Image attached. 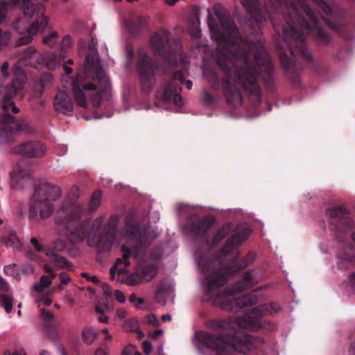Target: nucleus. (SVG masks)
Returning <instances> with one entry per match:
<instances>
[{"mask_svg": "<svg viewBox=\"0 0 355 355\" xmlns=\"http://www.w3.org/2000/svg\"><path fill=\"white\" fill-rule=\"evenodd\" d=\"M216 8L217 6H215L214 10H216ZM215 13L228 37L219 33L218 26L209 10L208 26L211 38L218 42L221 48L216 62L227 78L225 87L227 101L236 105L241 103L242 97L239 90L231 82L240 85L250 93L257 92L259 87L256 78L258 73L255 65L259 68L260 72L269 73L272 66L271 58L263 48L255 51L254 45H245L244 51L241 52V43L236 40L239 33L233 21L223 17L216 11Z\"/></svg>", "mask_w": 355, "mask_h": 355, "instance_id": "f257e3e1", "label": "nucleus"}, {"mask_svg": "<svg viewBox=\"0 0 355 355\" xmlns=\"http://www.w3.org/2000/svg\"><path fill=\"white\" fill-rule=\"evenodd\" d=\"M72 87L74 100L82 107H87V96L94 107H98L102 98L109 96L111 83L101 67L96 49H92L87 55L86 63L73 80Z\"/></svg>", "mask_w": 355, "mask_h": 355, "instance_id": "f03ea898", "label": "nucleus"}, {"mask_svg": "<svg viewBox=\"0 0 355 355\" xmlns=\"http://www.w3.org/2000/svg\"><path fill=\"white\" fill-rule=\"evenodd\" d=\"M103 220L104 216H101L96 218L92 224L89 221H85L83 223L85 227H81L80 230L76 231L71 230V233L80 239L87 238L88 245L91 247H96L101 252L109 251L118 236L121 239L141 242L143 236L140 232V227L137 224L128 223L124 232L117 233L119 217L116 215L110 217L105 226L106 232L99 234L98 231Z\"/></svg>", "mask_w": 355, "mask_h": 355, "instance_id": "7ed1b4c3", "label": "nucleus"}, {"mask_svg": "<svg viewBox=\"0 0 355 355\" xmlns=\"http://www.w3.org/2000/svg\"><path fill=\"white\" fill-rule=\"evenodd\" d=\"M289 9V13L284 14V19L289 29L283 30L286 39H290L295 44L296 51L306 59L311 55L304 46V36L302 33L303 30L314 32L317 37L324 42L329 41L328 35L318 26L317 15L311 10L310 7L302 2H293Z\"/></svg>", "mask_w": 355, "mask_h": 355, "instance_id": "20e7f679", "label": "nucleus"}, {"mask_svg": "<svg viewBox=\"0 0 355 355\" xmlns=\"http://www.w3.org/2000/svg\"><path fill=\"white\" fill-rule=\"evenodd\" d=\"M17 89L15 81H12L7 86L0 85V106L3 111L0 114V137H7L19 132L31 134L34 132L33 128L28 121H16L9 113L10 110L14 113H17L19 110L12 101Z\"/></svg>", "mask_w": 355, "mask_h": 355, "instance_id": "39448f33", "label": "nucleus"}, {"mask_svg": "<svg viewBox=\"0 0 355 355\" xmlns=\"http://www.w3.org/2000/svg\"><path fill=\"white\" fill-rule=\"evenodd\" d=\"M199 342L205 347L213 350L220 351L217 355H229L224 348L226 345H230L232 348L243 354H248L256 349H261L263 345V339L257 337H252L235 330V334L225 338L216 336L207 332H200L198 335Z\"/></svg>", "mask_w": 355, "mask_h": 355, "instance_id": "423d86ee", "label": "nucleus"}, {"mask_svg": "<svg viewBox=\"0 0 355 355\" xmlns=\"http://www.w3.org/2000/svg\"><path fill=\"white\" fill-rule=\"evenodd\" d=\"M257 284L256 277L252 272H246L242 279L233 289L225 290L213 297L214 303L224 310H232L234 308H243L251 306L257 302V298L251 293L239 296V293L252 288Z\"/></svg>", "mask_w": 355, "mask_h": 355, "instance_id": "0eeeda50", "label": "nucleus"}, {"mask_svg": "<svg viewBox=\"0 0 355 355\" xmlns=\"http://www.w3.org/2000/svg\"><path fill=\"white\" fill-rule=\"evenodd\" d=\"M61 188L49 182L37 184L33 193L29 211L32 216L49 218L55 210L54 202L62 196Z\"/></svg>", "mask_w": 355, "mask_h": 355, "instance_id": "6e6552de", "label": "nucleus"}, {"mask_svg": "<svg viewBox=\"0 0 355 355\" xmlns=\"http://www.w3.org/2000/svg\"><path fill=\"white\" fill-rule=\"evenodd\" d=\"M85 207L80 203H73L71 205L69 214L65 216L60 223L58 227V232L60 235L65 236L67 238H59L54 241V248L58 251L62 250L67 247L68 243L71 239L75 241H80L77 236L71 233V230H80L81 227H85L80 220L82 216L85 213Z\"/></svg>", "mask_w": 355, "mask_h": 355, "instance_id": "1a4fd4ad", "label": "nucleus"}, {"mask_svg": "<svg viewBox=\"0 0 355 355\" xmlns=\"http://www.w3.org/2000/svg\"><path fill=\"white\" fill-rule=\"evenodd\" d=\"M207 329L214 331H225L227 336H231L235 334L236 328L257 330L260 324L256 321L248 318L230 319V320H211L205 323Z\"/></svg>", "mask_w": 355, "mask_h": 355, "instance_id": "9d476101", "label": "nucleus"}, {"mask_svg": "<svg viewBox=\"0 0 355 355\" xmlns=\"http://www.w3.org/2000/svg\"><path fill=\"white\" fill-rule=\"evenodd\" d=\"M121 251L122 257L118 258L110 268V279L117 282L123 281L121 275L127 272V268L130 264V259L136 258L138 254V250L135 247L129 248L126 245H123L121 248Z\"/></svg>", "mask_w": 355, "mask_h": 355, "instance_id": "9b49d317", "label": "nucleus"}, {"mask_svg": "<svg viewBox=\"0 0 355 355\" xmlns=\"http://www.w3.org/2000/svg\"><path fill=\"white\" fill-rule=\"evenodd\" d=\"M21 59L33 67H37L45 64L50 68L56 65L60 61V59H58L54 53L48 52L42 55L33 46L24 49Z\"/></svg>", "mask_w": 355, "mask_h": 355, "instance_id": "f8f14e48", "label": "nucleus"}, {"mask_svg": "<svg viewBox=\"0 0 355 355\" xmlns=\"http://www.w3.org/2000/svg\"><path fill=\"white\" fill-rule=\"evenodd\" d=\"M137 69L144 90L148 92L153 82L154 66L144 51H139Z\"/></svg>", "mask_w": 355, "mask_h": 355, "instance_id": "ddd939ff", "label": "nucleus"}, {"mask_svg": "<svg viewBox=\"0 0 355 355\" xmlns=\"http://www.w3.org/2000/svg\"><path fill=\"white\" fill-rule=\"evenodd\" d=\"M15 153L20 154L28 158H42L47 152V147L38 140L24 142L12 149Z\"/></svg>", "mask_w": 355, "mask_h": 355, "instance_id": "4468645a", "label": "nucleus"}, {"mask_svg": "<svg viewBox=\"0 0 355 355\" xmlns=\"http://www.w3.org/2000/svg\"><path fill=\"white\" fill-rule=\"evenodd\" d=\"M31 26L27 28V35L20 37L16 42V46H19L30 44L33 40V36L37 34L40 31H43L48 25L49 18L45 15L40 17H37Z\"/></svg>", "mask_w": 355, "mask_h": 355, "instance_id": "2eb2a0df", "label": "nucleus"}, {"mask_svg": "<svg viewBox=\"0 0 355 355\" xmlns=\"http://www.w3.org/2000/svg\"><path fill=\"white\" fill-rule=\"evenodd\" d=\"M345 213L346 210L343 207L329 208L327 211L329 217L338 220V231L339 232H345L352 229L353 220L345 216Z\"/></svg>", "mask_w": 355, "mask_h": 355, "instance_id": "dca6fc26", "label": "nucleus"}, {"mask_svg": "<svg viewBox=\"0 0 355 355\" xmlns=\"http://www.w3.org/2000/svg\"><path fill=\"white\" fill-rule=\"evenodd\" d=\"M250 234V230L248 225H238L234 230V234L232 235L231 240L228 241L224 247V252L229 253L233 248L241 245L247 239Z\"/></svg>", "mask_w": 355, "mask_h": 355, "instance_id": "f3484780", "label": "nucleus"}, {"mask_svg": "<svg viewBox=\"0 0 355 355\" xmlns=\"http://www.w3.org/2000/svg\"><path fill=\"white\" fill-rule=\"evenodd\" d=\"M10 3L16 6L21 3V7L23 9L24 14L28 17H32L34 15L37 17L44 16L45 7L43 4H34L29 0H10Z\"/></svg>", "mask_w": 355, "mask_h": 355, "instance_id": "a211bd4d", "label": "nucleus"}, {"mask_svg": "<svg viewBox=\"0 0 355 355\" xmlns=\"http://www.w3.org/2000/svg\"><path fill=\"white\" fill-rule=\"evenodd\" d=\"M181 87L175 83H170L161 94V98L165 102H173L175 105H182Z\"/></svg>", "mask_w": 355, "mask_h": 355, "instance_id": "6ab92c4d", "label": "nucleus"}, {"mask_svg": "<svg viewBox=\"0 0 355 355\" xmlns=\"http://www.w3.org/2000/svg\"><path fill=\"white\" fill-rule=\"evenodd\" d=\"M54 107L57 111L64 114L72 112L73 102L64 90L59 91L55 96Z\"/></svg>", "mask_w": 355, "mask_h": 355, "instance_id": "aec40b11", "label": "nucleus"}, {"mask_svg": "<svg viewBox=\"0 0 355 355\" xmlns=\"http://www.w3.org/2000/svg\"><path fill=\"white\" fill-rule=\"evenodd\" d=\"M10 291V286L8 282L0 276V306L1 305L7 313L12 311L14 298L10 295H6Z\"/></svg>", "mask_w": 355, "mask_h": 355, "instance_id": "412c9836", "label": "nucleus"}, {"mask_svg": "<svg viewBox=\"0 0 355 355\" xmlns=\"http://www.w3.org/2000/svg\"><path fill=\"white\" fill-rule=\"evenodd\" d=\"M233 274L234 272H231L225 275L221 272L217 271L206 278L204 284L207 287L208 294L212 295V293L225 283L226 276Z\"/></svg>", "mask_w": 355, "mask_h": 355, "instance_id": "4be33fe9", "label": "nucleus"}, {"mask_svg": "<svg viewBox=\"0 0 355 355\" xmlns=\"http://www.w3.org/2000/svg\"><path fill=\"white\" fill-rule=\"evenodd\" d=\"M354 257L355 250L353 247L350 246L344 248L339 255L338 268L346 270L352 268L354 265Z\"/></svg>", "mask_w": 355, "mask_h": 355, "instance_id": "5701e85b", "label": "nucleus"}, {"mask_svg": "<svg viewBox=\"0 0 355 355\" xmlns=\"http://www.w3.org/2000/svg\"><path fill=\"white\" fill-rule=\"evenodd\" d=\"M169 41V34L166 31H159L150 39V46L153 51L160 52Z\"/></svg>", "mask_w": 355, "mask_h": 355, "instance_id": "b1692460", "label": "nucleus"}, {"mask_svg": "<svg viewBox=\"0 0 355 355\" xmlns=\"http://www.w3.org/2000/svg\"><path fill=\"white\" fill-rule=\"evenodd\" d=\"M215 222V218L212 216H208L202 220H198L193 230L196 236H202L211 228Z\"/></svg>", "mask_w": 355, "mask_h": 355, "instance_id": "393cba45", "label": "nucleus"}, {"mask_svg": "<svg viewBox=\"0 0 355 355\" xmlns=\"http://www.w3.org/2000/svg\"><path fill=\"white\" fill-rule=\"evenodd\" d=\"M280 306L275 302L264 304L259 309H253V313L259 315L274 314L280 310Z\"/></svg>", "mask_w": 355, "mask_h": 355, "instance_id": "a878e982", "label": "nucleus"}, {"mask_svg": "<svg viewBox=\"0 0 355 355\" xmlns=\"http://www.w3.org/2000/svg\"><path fill=\"white\" fill-rule=\"evenodd\" d=\"M46 255L52 260L55 266L58 268H69L71 267L64 257L56 254L51 250H47Z\"/></svg>", "mask_w": 355, "mask_h": 355, "instance_id": "bb28decb", "label": "nucleus"}, {"mask_svg": "<svg viewBox=\"0 0 355 355\" xmlns=\"http://www.w3.org/2000/svg\"><path fill=\"white\" fill-rule=\"evenodd\" d=\"M123 329L127 332L136 331L139 338L144 337V334L139 329V322L135 319H130L125 321L123 324Z\"/></svg>", "mask_w": 355, "mask_h": 355, "instance_id": "cd10ccee", "label": "nucleus"}, {"mask_svg": "<svg viewBox=\"0 0 355 355\" xmlns=\"http://www.w3.org/2000/svg\"><path fill=\"white\" fill-rule=\"evenodd\" d=\"M82 336L84 341L90 345L97 338L98 333L92 327H87L83 330Z\"/></svg>", "mask_w": 355, "mask_h": 355, "instance_id": "c85d7f7f", "label": "nucleus"}, {"mask_svg": "<svg viewBox=\"0 0 355 355\" xmlns=\"http://www.w3.org/2000/svg\"><path fill=\"white\" fill-rule=\"evenodd\" d=\"M233 225L232 223H227L223 225L216 233L213 243L217 244L219 243L229 232L232 230Z\"/></svg>", "mask_w": 355, "mask_h": 355, "instance_id": "c756f323", "label": "nucleus"}, {"mask_svg": "<svg viewBox=\"0 0 355 355\" xmlns=\"http://www.w3.org/2000/svg\"><path fill=\"white\" fill-rule=\"evenodd\" d=\"M282 64L285 67H288L294 61V53L291 49L286 51H282L279 54Z\"/></svg>", "mask_w": 355, "mask_h": 355, "instance_id": "7c9ffc66", "label": "nucleus"}, {"mask_svg": "<svg viewBox=\"0 0 355 355\" xmlns=\"http://www.w3.org/2000/svg\"><path fill=\"white\" fill-rule=\"evenodd\" d=\"M52 284V281L50 277L46 275H42L40 278V283L34 285L33 289L38 293H42L45 288L50 287Z\"/></svg>", "mask_w": 355, "mask_h": 355, "instance_id": "2f4dec72", "label": "nucleus"}, {"mask_svg": "<svg viewBox=\"0 0 355 355\" xmlns=\"http://www.w3.org/2000/svg\"><path fill=\"white\" fill-rule=\"evenodd\" d=\"M157 274V269L154 266H146L144 267L141 271V275L145 281H150L153 279Z\"/></svg>", "mask_w": 355, "mask_h": 355, "instance_id": "473e14b6", "label": "nucleus"}, {"mask_svg": "<svg viewBox=\"0 0 355 355\" xmlns=\"http://www.w3.org/2000/svg\"><path fill=\"white\" fill-rule=\"evenodd\" d=\"M3 271L6 275L12 276L17 280H20L21 279L17 266L15 263L6 266L3 268Z\"/></svg>", "mask_w": 355, "mask_h": 355, "instance_id": "72a5a7b5", "label": "nucleus"}, {"mask_svg": "<svg viewBox=\"0 0 355 355\" xmlns=\"http://www.w3.org/2000/svg\"><path fill=\"white\" fill-rule=\"evenodd\" d=\"M101 202V193L98 191L94 192L90 201L89 209L94 211L99 207Z\"/></svg>", "mask_w": 355, "mask_h": 355, "instance_id": "f704fd0d", "label": "nucleus"}, {"mask_svg": "<svg viewBox=\"0 0 355 355\" xmlns=\"http://www.w3.org/2000/svg\"><path fill=\"white\" fill-rule=\"evenodd\" d=\"M143 280L144 278L141 274L134 272L128 276L126 282L130 286H136L139 284Z\"/></svg>", "mask_w": 355, "mask_h": 355, "instance_id": "c9c22d12", "label": "nucleus"}, {"mask_svg": "<svg viewBox=\"0 0 355 355\" xmlns=\"http://www.w3.org/2000/svg\"><path fill=\"white\" fill-rule=\"evenodd\" d=\"M108 306L107 304H103L101 306H96L95 308V311L96 313L100 314V316L98 318V320L101 322L107 323L108 322V318L106 316L104 313L107 311Z\"/></svg>", "mask_w": 355, "mask_h": 355, "instance_id": "e433bc0d", "label": "nucleus"}, {"mask_svg": "<svg viewBox=\"0 0 355 355\" xmlns=\"http://www.w3.org/2000/svg\"><path fill=\"white\" fill-rule=\"evenodd\" d=\"M8 7H10V8L15 7L12 4L10 3V0L0 3V24L5 20L6 17V11Z\"/></svg>", "mask_w": 355, "mask_h": 355, "instance_id": "4c0bfd02", "label": "nucleus"}, {"mask_svg": "<svg viewBox=\"0 0 355 355\" xmlns=\"http://www.w3.org/2000/svg\"><path fill=\"white\" fill-rule=\"evenodd\" d=\"M10 40V33L7 31H2L0 29V48L6 46Z\"/></svg>", "mask_w": 355, "mask_h": 355, "instance_id": "58836bf2", "label": "nucleus"}, {"mask_svg": "<svg viewBox=\"0 0 355 355\" xmlns=\"http://www.w3.org/2000/svg\"><path fill=\"white\" fill-rule=\"evenodd\" d=\"M58 37V33L56 31L51 32L48 36H46L43 39V44L48 45L49 46H53L55 45V42L53 40L56 39Z\"/></svg>", "mask_w": 355, "mask_h": 355, "instance_id": "ea45409f", "label": "nucleus"}, {"mask_svg": "<svg viewBox=\"0 0 355 355\" xmlns=\"http://www.w3.org/2000/svg\"><path fill=\"white\" fill-rule=\"evenodd\" d=\"M19 34L27 33L28 23L24 19H19L15 26Z\"/></svg>", "mask_w": 355, "mask_h": 355, "instance_id": "a19ab883", "label": "nucleus"}, {"mask_svg": "<svg viewBox=\"0 0 355 355\" xmlns=\"http://www.w3.org/2000/svg\"><path fill=\"white\" fill-rule=\"evenodd\" d=\"M7 246H11L13 248H20L21 243L18 237L15 234H10L8 241H6Z\"/></svg>", "mask_w": 355, "mask_h": 355, "instance_id": "79ce46f5", "label": "nucleus"}, {"mask_svg": "<svg viewBox=\"0 0 355 355\" xmlns=\"http://www.w3.org/2000/svg\"><path fill=\"white\" fill-rule=\"evenodd\" d=\"M122 355H141L135 345H129L123 351Z\"/></svg>", "mask_w": 355, "mask_h": 355, "instance_id": "37998d69", "label": "nucleus"}, {"mask_svg": "<svg viewBox=\"0 0 355 355\" xmlns=\"http://www.w3.org/2000/svg\"><path fill=\"white\" fill-rule=\"evenodd\" d=\"M241 3L248 12H251L256 4V0H241Z\"/></svg>", "mask_w": 355, "mask_h": 355, "instance_id": "c03bdc74", "label": "nucleus"}, {"mask_svg": "<svg viewBox=\"0 0 355 355\" xmlns=\"http://www.w3.org/2000/svg\"><path fill=\"white\" fill-rule=\"evenodd\" d=\"M22 177L21 171H15L10 174V187L15 188L16 187L15 183L17 182L18 178Z\"/></svg>", "mask_w": 355, "mask_h": 355, "instance_id": "a18cd8bd", "label": "nucleus"}, {"mask_svg": "<svg viewBox=\"0 0 355 355\" xmlns=\"http://www.w3.org/2000/svg\"><path fill=\"white\" fill-rule=\"evenodd\" d=\"M129 300L132 303H135L137 307H139L144 303V299L137 297L135 294H131L129 297Z\"/></svg>", "mask_w": 355, "mask_h": 355, "instance_id": "49530a36", "label": "nucleus"}, {"mask_svg": "<svg viewBox=\"0 0 355 355\" xmlns=\"http://www.w3.org/2000/svg\"><path fill=\"white\" fill-rule=\"evenodd\" d=\"M152 345L148 340L142 343V349L145 355H149L152 352Z\"/></svg>", "mask_w": 355, "mask_h": 355, "instance_id": "de8ad7c7", "label": "nucleus"}, {"mask_svg": "<svg viewBox=\"0 0 355 355\" xmlns=\"http://www.w3.org/2000/svg\"><path fill=\"white\" fill-rule=\"evenodd\" d=\"M31 243L33 245V247L35 248V250L40 252L43 250V246L40 244L37 239L33 237L31 239Z\"/></svg>", "mask_w": 355, "mask_h": 355, "instance_id": "09e8293b", "label": "nucleus"}, {"mask_svg": "<svg viewBox=\"0 0 355 355\" xmlns=\"http://www.w3.org/2000/svg\"><path fill=\"white\" fill-rule=\"evenodd\" d=\"M22 272L25 275H31L34 272V268L30 263H25L22 266Z\"/></svg>", "mask_w": 355, "mask_h": 355, "instance_id": "8fccbe9b", "label": "nucleus"}, {"mask_svg": "<svg viewBox=\"0 0 355 355\" xmlns=\"http://www.w3.org/2000/svg\"><path fill=\"white\" fill-rule=\"evenodd\" d=\"M8 68L9 63L8 62H4L1 67V73L6 78H8L10 76V73L8 72Z\"/></svg>", "mask_w": 355, "mask_h": 355, "instance_id": "3c124183", "label": "nucleus"}, {"mask_svg": "<svg viewBox=\"0 0 355 355\" xmlns=\"http://www.w3.org/2000/svg\"><path fill=\"white\" fill-rule=\"evenodd\" d=\"M114 297L116 300L120 303H123L125 302V296L119 290H116L114 291Z\"/></svg>", "mask_w": 355, "mask_h": 355, "instance_id": "603ef678", "label": "nucleus"}, {"mask_svg": "<svg viewBox=\"0 0 355 355\" xmlns=\"http://www.w3.org/2000/svg\"><path fill=\"white\" fill-rule=\"evenodd\" d=\"M60 279L62 284H67L71 280L69 275L66 272H61L60 274Z\"/></svg>", "mask_w": 355, "mask_h": 355, "instance_id": "864d4df0", "label": "nucleus"}, {"mask_svg": "<svg viewBox=\"0 0 355 355\" xmlns=\"http://www.w3.org/2000/svg\"><path fill=\"white\" fill-rule=\"evenodd\" d=\"M146 322L153 326H157L158 321L154 315H149L146 318Z\"/></svg>", "mask_w": 355, "mask_h": 355, "instance_id": "5fc2aeb1", "label": "nucleus"}, {"mask_svg": "<svg viewBox=\"0 0 355 355\" xmlns=\"http://www.w3.org/2000/svg\"><path fill=\"white\" fill-rule=\"evenodd\" d=\"M37 303L40 306L42 304L44 306H50L52 304V300L47 297H41L40 299L37 300Z\"/></svg>", "mask_w": 355, "mask_h": 355, "instance_id": "6e6d98bb", "label": "nucleus"}, {"mask_svg": "<svg viewBox=\"0 0 355 355\" xmlns=\"http://www.w3.org/2000/svg\"><path fill=\"white\" fill-rule=\"evenodd\" d=\"M71 44V38L69 35H66L62 41V46L64 48H68Z\"/></svg>", "mask_w": 355, "mask_h": 355, "instance_id": "4d7b16f0", "label": "nucleus"}, {"mask_svg": "<svg viewBox=\"0 0 355 355\" xmlns=\"http://www.w3.org/2000/svg\"><path fill=\"white\" fill-rule=\"evenodd\" d=\"M315 2L317 4H318L322 8V9L326 13H329L330 9L329 6L324 3L323 0H315Z\"/></svg>", "mask_w": 355, "mask_h": 355, "instance_id": "13d9d810", "label": "nucleus"}, {"mask_svg": "<svg viewBox=\"0 0 355 355\" xmlns=\"http://www.w3.org/2000/svg\"><path fill=\"white\" fill-rule=\"evenodd\" d=\"M163 331L162 329H156L153 332L150 334V336L153 339H157L159 336L162 335Z\"/></svg>", "mask_w": 355, "mask_h": 355, "instance_id": "bf43d9fd", "label": "nucleus"}, {"mask_svg": "<svg viewBox=\"0 0 355 355\" xmlns=\"http://www.w3.org/2000/svg\"><path fill=\"white\" fill-rule=\"evenodd\" d=\"M174 80H178L180 83H182L184 81V75L182 73H177L173 76Z\"/></svg>", "mask_w": 355, "mask_h": 355, "instance_id": "052dcab7", "label": "nucleus"}, {"mask_svg": "<svg viewBox=\"0 0 355 355\" xmlns=\"http://www.w3.org/2000/svg\"><path fill=\"white\" fill-rule=\"evenodd\" d=\"M83 275L87 279L91 280L94 283H98V278L96 276H90L89 274L84 272L83 273Z\"/></svg>", "mask_w": 355, "mask_h": 355, "instance_id": "680f3d73", "label": "nucleus"}, {"mask_svg": "<svg viewBox=\"0 0 355 355\" xmlns=\"http://www.w3.org/2000/svg\"><path fill=\"white\" fill-rule=\"evenodd\" d=\"M116 316L119 318H123L126 316L127 312L123 309H120L116 311Z\"/></svg>", "mask_w": 355, "mask_h": 355, "instance_id": "e2e57ef3", "label": "nucleus"}, {"mask_svg": "<svg viewBox=\"0 0 355 355\" xmlns=\"http://www.w3.org/2000/svg\"><path fill=\"white\" fill-rule=\"evenodd\" d=\"M4 355H26L24 349L17 350L11 354L10 352L7 351Z\"/></svg>", "mask_w": 355, "mask_h": 355, "instance_id": "0e129e2a", "label": "nucleus"}, {"mask_svg": "<svg viewBox=\"0 0 355 355\" xmlns=\"http://www.w3.org/2000/svg\"><path fill=\"white\" fill-rule=\"evenodd\" d=\"M253 260H254L253 256H252L250 259H248V258L245 259L243 260V263L240 267V268H244L247 267L250 263L252 262Z\"/></svg>", "mask_w": 355, "mask_h": 355, "instance_id": "69168bd1", "label": "nucleus"}, {"mask_svg": "<svg viewBox=\"0 0 355 355\" xmlns=\"http://www.w3.org/2000/svg\"><path fill=\"white\" fill-rule=\"evenodd\" d=\"M190 34L194 37H199L200 36V30L198 28L191 30Z\"/></svg>", "mask_w": 355, "mask_h": 355, "instance_id": "338daca9", "label": "nucleus"}, {"mask_svg": "<svg viewBox=\"0 0 355 355\" xmlns=\"http://www.w3.org/2000/svg\"><path fill=\"white\" fill-rule=\"evenodd\" d=\"M41 314L42 316L45 317L46 318H49V319H51L53 318V313L51 311H47V310H42Z\"/></svg>", "mask_w": 355, "mask_h": 355, "instance_id": "774afa93", "label": "nucleus"}]
</instances>
